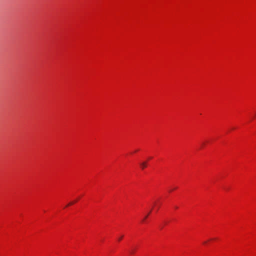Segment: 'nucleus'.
<instances>
[{
  "instance_id": "1",
  "label": "nucleus",
  "mask_w": 256,
  "mask_h": 256,
  "mask_svg": "<svg viewBox=\"0 0 256 256\" xmlns=\"http://www.w3.org/2000/svg\"><path fill=\"white\" fill-rule=\"evenodd\" d=\"M140 166L142 169H144L146 167V162H143L140 164Z\"/></svg>"
},
{
  "instance_id": "7",
  "label": "nucleus",
  "mask_w": 256,
  "mask_h": 256,
  "mask_svg": "<svg viewBox=\"0 0 256 256\" xmlns=\"http://www.w3.org/2000/svg\"><path fill=\"white\" fill-rule=\"evenodd\" d=\"M150 212H148V214H150Z\"/></svg>"
},
{
  "instance_id": "2",
  "label": "nucleus",
  "mask_w": 256,
  "mask_h": 256,
  "mask_svg": "<svg viewBox=\"0 0 256 256\" xmlns=\"http://www.w3.org/2000/svg\"><path fill=\"white\" fill-rule=\"evenodd\" d=\"M77 200H74V202H70V203L68 204V206H70V205L73 204L74 202H77Z\"/></svg>"
},
{
  "instance_id": "6",
  "label": "nucleus",
  "mask_w": 256,
  "mask_h": 256,
  "mask_svg": "<svg viewBox=\"0 0 256 256\" xmlns=\"http://www.w3.org/2000/svg\"><path fill=\"white\" fill-rule=\"evenodd\" d=\"M150 212H148V214H150Z\"/></svg>"
},
{
  "instance_id": "4",
  "label": "nucleus",
  "mask_w": 256,
  "mask_h": 256,
  "mask_svg": "<svg viewBox=\"0 0 256 256\" xmlns=\"http://www.w3.org/2000/svg\"><path fill=\"white\" fill-rule=\"evenodd\" d=\"M148 214H147V215L145 216V218H144V219L143 220V221H144V220H145V219H146V218H148Z\"/></svg>"
},
{
  "instance_id": "5",
  "label": "nucleus",
  "mask_w": 256,
  "mask_h": 256,
  "mask_svg": "<svg viewBox=\"0 0 256 256\" xmlns=\"http://www.w3.org/2000/svg\"><path fill=\"white\" fill-rule=\"evenodd\" d=\"M134 252V250H132V251L131 252V253H132V254H133Z\"/></svg>"
},
{
  "instance_id": "3",
  "label": "nucleus",
  "mask_w": 256,
  "mask_h": 256,
  "mask_svg": "<svg viewBox=\"0 0 256 256\" xmlns=\"http://www.w3.org/2000/svg\"><path fill=\"white\" fill-rule=\"evenodd\" d=\"M123 238V236H121L118 238V241H120L122 240V238Z\"/></svg>"
}]
</instances>
